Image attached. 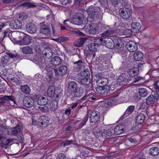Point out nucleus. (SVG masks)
Here are the masks:
<instances>
[{"label": "nucleus", "mask_w": 159, "mask_h": 159, "mask_svg": "<svg viewBox=\"0 0 159 159\" xmlns=\"http://www.w3.org/2000/svg\"><path fill=\"white\" fill-rule=\"evenodd\" d=\"M96 41L99 43V45H105L106 47L109 48H112L114 46L113 40L110 38L98 39Z\"/></svg>", "instance_id": "f257e3e1"}, {"label": "nucleus", "mask_w": 159, "mask_h": 159, "mask_svg": "<svg viewBox=\"0 0 159 159\" xmlns=\"http://www.w3.org/2000/svg\"><path fill=\"white\" fill-rule=\"evenodd\" d=\"M94 134L97 136L102 137L105 139H108L112 135V132L109 129H104L102 131L99 129L94 132Z\"/></svg>", "instance_id": "f03ea898"}, {"label": "nucleus", "mask_w": 159, "mask_h": 159, "mask_svg": "<svg viewBox=\"0 0 159 159\" xmlns=\"http://www.w3.org/2000/svg\"><path fill=\"white\" fill-rule=\"evenodd\" d=\"M88 14L89 15L87 17V20L92 22L98 17V15L96 14L97 13L96 12L95 9L93 7H90L88 9L87 11Z\"/></svg>", "instance_id": "7ed1b4c3"}, {"label": "nucleus", "mask_w": 159, "mask_h": 159, "mask_svg": "<svg viewBox=\"0 0 159 159\" xmlns=\"http://www.w3.org/2000/svg\"><path fill=\"white\" fill-rule=\"evenodd\" d=\"M23 103L25 106L29 108L32 107L34 105V101L33 98L28 96L24 98Z\"/></svg>", "instance_id": "20e7f679"}, {"label": "nucleus", "mask_w": 159, "mask_h": 159, "mask_svg": "<svg viewBox=\"0 0 159 159\" xmlns=\"http://www.w3.org/2000/svg\"><path fill=\"white\" fill-rule=\"evenodd\" d=\"M120 14L121 16L124 19L129 18L131 15V11L130 8L124 7L120 9Z\"/></svg>", "instance_id": "39448f33"}, {"label": "nucleus", "mask_w": 159, "mask_h": 159, "mask_svg": "<svg viewBox=\"0 0 159 159\" xmlns=\"http://www.w3.org/2000/svg\"><path fill=\"white\" fill-rule=\"evenodd\" d=\"M37 124L40 126H43V127L47 126L49 124V122L48 118L45 116H42L39 118L36 121Z\"/></svg>", "instance_id": "423d86ee"}, {"label": "nucleus", "mask_w": 159, "mask_h": 159, "mask_svg": "<svg viewBox=\"0 0 159 159\" xmlns=\"http://www.w3.org/2000/svg\"><path fill=\"white\" fill-rule=\"evenodd\" d=\"M96 78L98 79L97 81L100 83L103 86H106V85L108 82L107 79L104 77V76L102 73H97L96 75Z\"/></svg>", "instance_id": "0eeeda50"}, {"label": "nucleus", "mask_w": 159, "mask_h": 159, "mask_svg": "<svg viewBox=\"0 0 159 159\" xmlns=\"http://www.w3.org/2000/svg\"><path fill=\"white\" fill-rule=\"evenodd\" d=\"M7 55H5L2 57L1 62L4 65H6L10 61V57L13 58L17 57V55L16 54H14L10 52H7Z\"/></svg>", "instance_id": "6e6552de"}, {"label": "nucleus", "mask_w": 159, "mask_h": 159, "mask_svg": "<svg viewBox=\"0 0 159 159\" xmlns=\"http://www.w3.org/2000/svg\"><path fill=\"white\" fill-rule=\"evenodd\" d=\"M99 113L97 111H92L90 114V120L91 123H96L99 119Z\"/></svg>", "instance_id": "1a4fd4ad"}, {"label": "nucleus", "mask_w": 159, "mask_h": 159, "mask_svg": "<svg viewBox=\"0 0 159 159\" xmlns=\"http://www.w3.org/2000/svg\"><path fill=\"white\" fill-rule=\"evenodd\" d=\"M67 71V68L66 66L60 67L58 69L54 70V73L56 76H61L65 74Z\"/></svg>", "instance_id": "9d476101"}, {"label": "nucleus", "mask_w": 159, "mask_h": 159, "mask_svg": "<svg viewBox=\"0 0 159 159\" xmlns=\"http://www.w3.org/2000/svg\"><path fill=\"white\" fill-rule=\"evenodd\" d=\"M23 37V39L21 40L18 41V43L20 45H24L29 44L30 43V37L28 36H25L23 33H20V36Z\"/></svg>", "instance_id": "9b49d317"}, {"label": "nucleus", "mask_w": 159, "mask_h": 159, "mask_svg": "<svg viewBox=\"0 0 159 159\" xmlns=\"http://www.w3.org/2000/svg\"><path fill=\"white\" fill-rule=\"evenodd\" d=\"M83 15L81 13H77L75 15L72 20L73 24L76 25H79L81 24L82 21Z\"/></svg>", "instance_id": "f8f14e48"}, {"label": "nucleus", "mask_w": 159, "mask_h": 159, "mask_svg": "<svg viewBox=\"0 0 159 159\" xmlns=\"http://www.w3.org/2000/svg\"><path fill=\"white\" fill-rule=\"evenodd\" d=\"M109 90V87L108 86H99L96 89V92L101 95L107 93Z\"/></svg>", "instance_id": "ddd939ff"}, {"label": "nucleus", "mask_w": 159, "mask_h": 159, "mask_svg": "<svg viewBox=\"0 0 159 159\" xmlns=\"http://www.w3.org/2000/svg\"><path fill=\"white\" fill-rule=\"evenodd\" d=\"M77 89V86L76 83L72 81L70 82L68 84L67 92L69 94L72 95V93Z\"/></svg>", "instance_id": "4468645a"}, {"label": "nucleus", "mask_w": 159, "mask_h": 159, "mask_svg": "<svg viewBox=\"0 0 159 159\" xmlns=\"http://www.w3.org/2000/svg\"><path fill=\"white\" fill-rule=\"evenodd\" d=\"M7 131L8 135H17L21 132V129L20 126L17 125L11 129H9Z\"/></svg>", "instance_id": "2eb2a0df"}, {"label": "nucleus", "mask_w": 159, "mask_h": 159, "mask_svg": "<svg viewBox=\"0 0 159 159\" xmlns=\"http://www.w3.org/2000/svg\"><path fill=\"white\" fill-rule=\"evenodd\" d=\"M37 102L40 105H45L47 104L48 100L46 97L38 95L36 97Z\"/></svg>", "instance_id": "dca6fc26"}, {"label": "nucleus", "mask_w": 159, "mask_h": 159, "mask_svg": "<svg viewBox=\"0 0 159 159\" xmlns=\"http://www.w3.org/2000/svg\"><path fill=\"white\" fill-rule=\"evenodd\" d=\"M127 47L130 52H134L137 50L138 46L136 43L133 41H130L127 44Z\"/></svg>", "instance_id": "f3484780"}, {"label": "nucleus", "mask_w": 159, "mask_h": 159, "mask_svg": "<svg viewBox=\"0 0 159 159\" xmlns=\"http://www.w3.org/2000/svg\"><path fill=\"white\" fill-rule=\"evenodd\" d=\"M85 29L87 33L89 34H94L98 32L97 26L93 25H89Z\"/></svg>", "instance_id": "a211bd4d"}, {"label": "nucleus", "mask_w": 159, "mask_h": 159, "mask_svg": "<svg viewBox=\"0 0 159 159\" xmlns=\"http://www.w3.org/2000/svg\"><path fill=\"white\" fill-rule=\"evenodd\" d=\"M22 24L20 20H16L11 21L10 23V26L13 29H17L20 28Z\"/></svg>", "instance_id": "6ab92c4d"}, {"label": "nucleus", "mask_w": 159, "mask_h": 159, "mask_svg": "<svg viewBox=\"0 0 159 159\" xmlns=\"http://www.w3.org/2000/svg\"><path fill=\"white\" fill-rule=\"evenodd\" d=\"M42 53L43 57L48 59L51 58L53 55L52 50L48 47L45 48Z\"/></svg>", "instance_id": "aec40b11"}, {"label": "nucleus", "mask_w": 159, "mask_h": 159, "mask_svg": "<svg viewBox=\"0 0 159 159\" xmlns=\"http://www.w3.org/2000/svg\"><path fill=\"white\" fill-rule=\"evenodd\" d=\"M118 95H115L113 97L110 98L107 103H105L104 105H107L109 106H112L116 105L118 102V99L116 98Z\"/></svg>", "instance_id": "412c9836"}, {"label": "nucleus", "mask_w": 159, "mask_h": 159, "mask_svg": "<svg viewBox=\"0 0 159 159\" xmlns=\"http://www.w3.org/2000/svg\"><path fill=\"white\" fill-rule=\"evenodd\" d=\"M27 31L30 34H34L36 32V27L33 23H29L27 24L26 27Z\"/></svg>", "instance_id": "4be33fe9"}, {"label": "nucleus", "mask_w": 159, "mask_h": 159, "mask_svg": "<svg viewBox=\"0 0 159 159\" xmlns=\"http://www.w3.org/2000/svg\"><path fill=\"white\" fill-rule=\"evenodd\" d=\"M90 155V153L87 149H85L82 151L80 154H78L75 157L76 159H84L85 157Z\"/></svg>", "instance_id": "5701e85b"}, {"label": "nucleus", "mask_w": 159, "mask_h": 159, "mask_svg": "<svg viewBox=\"0 0 159 159\" xmlns=\"http://www.w3.org/2000/svg\"><path fill=\"white\" fill-rule=\"evenodd\" d=\"M88 39L87 38H80L75 41L74 44L75 46L81 47L83 46L86 41Z\"/></svg>", "instance_id": "b1692460"}, {"label": "nucleus", "mask_w": 159, "mask_h": 159, "mask_svg": "<svg viewBox=\"0 0 159 159\" xmlns=\"http://www.w3.org/2000/svg\"><path fill=\"white\" fill-rule=\"evenodd\" d=\"M131 27L133 31L134 32H137L139 31L141 27V25L139 22H134L132 23Z\"/></svg>", "instance_id": "393cba45"}, {"label": "nucleus", "mask_w": 159, "mask_h": 159, "mask_svg": "<svg viewBox=\"0 0 159 159\" xmlns=\"http://www.w3.org/2000/svg\"><path fill=\"white\" fill-rule=\"evenodd\" d=\"M61 59L58 56H55L52 57L50 61L51 64L54 66L59 65L61 64Z\"/></svg>", "instance_id": "a878e982"}, {"label": "nucleus", "mask_w": 159, "mask_h": 159, "mask_svg": "<svg viewBox=\"0 0 159 159\" xmlns=\"http://www.w3.org/2000/svg\"><path fill=\"white\" fill-rule=\"evenodd\" d=\"M145 117L144 115L140 113L136 117V123L138 125L143 123L144 121Z\"/></svg>", "instance_id": "bb28decb"}, {"label": "nucleus", "mask_w": 159, "mask_h": 159, "mask_svg": "<svg viewBox=\"0 0 159 159\" xmlns=\"http://www.w3.org/2000/svg\"><path fill=\"white\" fill-rule=\"evenodd\" d=\"M149 154L152 156H156L159 154V148L154 147L151 148L149 151Z\"/></svg>", "instance_id": "cd10ccee"}, {"label": "nucleus", "mask_w": 159, "mask_h": 159, "mask_svg": "<svg viewBox=\"0 0 159 159\" xmlns=\"http://www.w3.org/2000/svg\"><path fill=\"white\" fill-rule=\"evenodd\" d=\"M22 52L25 54H32L33 53L32 48L29 46H25L23 47L22 49Z\"/></svg>", "instance_id": "c85d7f7f"}, {"label": "nucleus", "mask_w": 159, "mask_h": 159, "mask_svg": "<svg viewBox=\"0 0 159 159\" xmlns=\"http://www.w3.org/2000/svg\"><path fill=\"white\" fill-rule=\"evenodd\" d=\"M124 126L120 125L116 126L114 129L115 133L118 135L123 133L124 131Z\"/></svg>", "instance_id": "c756f323"}, {"label": "nucleus", "mask_w": 159, "mask_h": 159, "mask_svg": "<svg viewBox=\"0 0 159 159\" xmlns=\"http://www.w3.org/2000/svg\"><path fill=\"white\" fill-rule=\"evenodd\" d=\"M54 92V96L53 97L57 98L62 95L63 91L60 87L57 86L55 88Z\"/></svg>", "instance_id": "7c9ffc66"}, {"label": "nucleus", "mask_w": 159, "mask_h": 159, "mask_svg": "<svg viewBox=\"0 0 159 159\" xmlns=\"http://www.w3.org/2000/svg\"><path fill=\"white\" fill-rule=\"evenodd\" d=\"M55 88L53 86H50L47 91V94L49 97L52 98L54 96Z\"/></svg>", "instance_id": "2f4dec72"}, {"label": "nucleus", "mask_w": 159, "mask_h": 159, "mask_svg": "<svg viewBox=\"0 0 159 159\" xmlns=\"http://www.w3.org/2000/svg\"><path fill=\"white\" fill-rule=\"evenodd\" d=\"M20 5L27 8L33 7L36 6L33 3H31L25 1H22L20 2Z\"/></svg>", "instance_id": "473e14b6"}, {"label": "nucleus", "mask_w": 159, "mask_h": 159, "mask_svg": "<svg viewBox=\"0 0 159 159\" xmlns=\"http://www.w3.org/2000/svg\"><path fill=\"white\" fill-rule=\"evenodd\" d=\"M98 45H99V43H92L88 45V48L90 51L94 52L97 51V48Z\"/></svg>", "instance_id": "72a5a7b5"}, {"label": "nucleus", "mask_w": 159, "mask_h": 159, "mask_svg": "<svg viewBox=\"0 0 159 159\" xmlns=\"http://www.w3.org/2000/svg\"><path fill=\"white\" fill-rule=\"evenodd\" d=\"M134 59L136 61L141 60L143 57V53L140 51H137L134 54Z\"/></svg>", "instance_id": "f704fd0d"}, {"label": "nucleus", "mask_w": 159, "mask_h": 159, "mask_svg": "<svg viewBox=\"0 0 159 159\" xmlns=\"http://www.w3.org/2000/svg\"><path fill=\"white\" fill-rule=\"evenodd\" d=\"M50 30L48 26L44 25L43 26L40 30V32L46 35H48L50 34Z\"/></svg>", "instance_id": "c9c22d12"}, {"label": "nucleus", "mask_w": 159, "mask_h": 159, "mask_svg": "<svg viewBox=\"0 0 159 159\" xmlns=\"http://www.w3.org/2000/svg\"><path fill=\"white\" fill-rule=\"evenodd\" d=\"M124 44L122 40L120 39H118L115 46L116 49H117L121 50L122 49V48L124 46Z\"/></svg>", "instance_id": "e433bc0d"}, {"label": "nucleus", "mask_w": 159, "mask_h": 159, "mask_svg": "<svg viewBox=\"0 0 159 159\" xmlns=\"http://www.w3.org/2000/svg\"><path fill=\"white\" fill-rule=\"evenodd\" d=\"M58 102L55 100H52L50 103V108L52 111H55L57 108Z\"/></svg>", "instance_id": "4c0bfd02"}, {"label": "nucleus", "mask_w": 159, "mask_h": 159, "mask_svg": "<svg viewBox=\"0 0 159 159\" xmlns=\"http://www.w3.org/2000/svg\"><path fill=\"white\" fill-rule=\"evenodd\" d=\"M138 73V68L137 67L132 68L129 70V75L132 77L137 75Z\"/></svg>", "instance_id": "58836bf2"}, {"label": "nucleus", "mask_w": 159, "mask_h": 159, "mask_svg": "<svg viewBox=\"0 0 159 159\" xmlns=\"http://www.w3.org/2000/svg\"><path fill=\"white\" fill-rule=\"evenodd\" d=\"M20 89L22 91L25 93L28 94L30 93V89L27 85H22L20 87Z\"/></svg>", "instance_id": "ea45409f"}, {"label": "nucleus", "mask_w": 159, "mask_h": 159, "mask_svg": "<svg viewBox=\"0 0 159 159\" xmlns=\"http://www.w3.org/2000/svg\"><path fill=\"white\" fill-rule=\"evenodd\" d=\"M134 106H130L126 110L124 115L126 116H128L130 115L134 111Z\"/></svg>", "instance_id": "a19ab883"}, {"label": "nucleus", "mask_w": 159, "mask_h": 159, "mask_svg": "<svg viewBox=\"0 0 159 159\" xmlns=\"http://www.w3.org/2000/svg\"><path fill=\"white\" fill-rule=\"evenodd\" d=\"M155 100L154 97L153 95L149 96L146 99V102L148 105L152 104L154 103Z\"/></svg>", "instance_id": "79ce46f5"}, {"label": "nucleus", "mask_w": 159, "mask_h": 159, "mask_svg": "<svg viewBox=\"0 0 159 159\" xmlns=\"http://www.w3.org/2000/svg\"><path fill=\"white\" fill-rule=\"evenodd\" d=\"M72 93V94L75 97L80 98L81 97L83 93V92L82 89H80L78 91V89L76 90L75 91Z\"/></svg>", "instance_id": "37998d69"}, {"label": "nucleus", "mask_w": 159, "mask_h": 159, "mask_svg": "<svg viewBox=\"0 0 159 159\" xmlns=\"http://www.w3.org/2000/svg\"><path fill=\"white\" fill-rule=\"evenodd\" d=\"M91 81V79L90 78L85 77L81 80L80 83L84 85H88L90 84Z\"/></svg>", "instance_id": "c03bdc74"}, {"label": "nucleus", "mask_w": 159, "mask_h": 159, "mask_svg": "<svg viewBox=\"0 0 159 159\" xmlns=\"http://www.w3.org/2000/svg\"><path fill=\"white\" fill-rule=\"evenodd\" d=\"M81 75L83 77H88L90 75L89 72V69L88 68H84L83 71H82L81 73Z\"/></svg>", "instance_id": "a18cd8bd"}, {"label": "nucleus", "mask_w": 159, "mask_h": 159, "mask_svg": "<svg viewBox=\"0 0 159 159\" xmlns=\"http://www.w3.org/2000/svg\"><path fill=\"white\" fill-rule=\"evenodd\" d=\"M139 93L140 96L142 97H145L147 95V92L146 90L143 88L139 89Z\"/></svg>", "instance_id": "49530a36"}, {"label": "nucleus", "mask_w": 159, "mask_h": 159, "mask_svg": "<svg viewBox=\"0 0 159 159\" xmlns=\"http://www.w3.org/2000/svg\"><path fill=\"white\" fill-rule=\"evenodd\" d=\"M68 40V38L66 37L61 36L55 39V40L59 42H63L67 41Z\"/></svg>", "instance_id": "de8ad7c7"}, {"label": "nucleus", "mask_w": 159, "mask_h": 159, "mask_svg": "<svg viewBox=\"0 0 159 159\" xmlns=\"http://www.w3.org/2000/svg\"><path fill=\"white\" fill-rule=\"evenodd\" d=\"M72 34L77 36H83L85 34L78 30H73L71 32Z\"/></svg>", "instance_id": "09e8293b"}, {"label": "nucleus", "mask_w": 159, "mask_h": 159, "mask_svg": "<svg viewBox=\"0 0 159 159\" xmlns=\"http://www.w3.org/2000/svg\"><path fill=\"white\" fill-rule=\"evenodd\" d=\"M133 31L130 29H127L123 31V34L127 37L130 36L132 33Z\"/></svg>", "instance_id": "8fccbe9b"}, {"label": "nucleus", "mask_w": 159, "mask_h": 159, "mask_svg": "<svg viewBox=\"0 0 159 159\" xmlns=\"http://www.w3.org/2000/svg\"><path fill=\"white\" fill-rule=\"evenodd\" d=\"M114 32V31L112 30H109L106 31L105 32L102 34L103 36H107L109 35L112 34Z\"/></svg>", "instance_id": "3c124183"}, {"label": "nucleus", "mask_w": 159, "mask_h": 159, "mask_svg": "<svg viewBox=\"0 0 159 159\" xmlns=\"http://www.w3.org/2000/svg\"><path fill=\"white\" fill-rule=\"evenodd\" d=\"M66 156L63 153H60L57 157V159H66Z\"/></svg>", "instance_id": "603ef678"}, {"label": "nucleus", "mask_w": 159, "mask_h": 159, "mask_svg": "<svg viewBox=\"0 0 159 159\" xmlns=\"http://www.w3.org/2000/svg\"><path fill=\"white\" fill-rule=\"evenodd\" d=\"M38 108L41 111L45 112L48 110L47 107L44 105H41L38 107Z\"/></svg>", "instance_id": "864d4df0"}, {"label": "nucleus", "mask_w": 159, "mask_h": 159, "mask_svg": "<svg viewBox=\"0 0 159 159\" xmlns=\"http://www.w3.org/2000/svg\"><path fill=\"white\" fill-rule=\"evenodd\" d=\"M159 80H157L154 84L153 87L157 92H159V86L157 84Z\"/></svg>", "instance_id": "5fc2aeb1"}, {"label": "nucleus", "mask_w": 159, "mask_h": 159, "mask_svg": "<svg viewBox=\"0 0 159 159\" xmlns=\"http://www.w3.org/2000/svg\"><path fill=\"white\" fill-rule=\"evenodd\" d=\"M11 97L10 96H4L0 97V99L1 100H11Z\"/></svg>", "instance_id": "6e6d98bb"}, {"label": "nucleus", "mask_w": 159, "mask_h": 159, "mask_svg": "<svg viewBox=\"0 0 159 159\" xmlns=\"http://www.w3.org/2000/svg\"><path fill=\"white\" fill-rule=\"evenodd\" d=\"M7 145L4 144V141H2L0 143V146L2 148H4L5 149H7L8 148Z\"/></svg>", "instance_id": "4d7b16f0"}, {"label": "nucleus", "mask_w": 159, "mask_h": 159, "mask_svg": "<svg viewBox=\"0 0 159 159\" xmlns=\"http://www.w3.org/2000/svg\"><path fill=\"white\" fill-rule=\"evenodd\" d=\"M92 96V94L91 93H89L87 95H86L84 96L83 98H88V99L89 100L91 99L92 100H94L96 99V98H95L94 97H91L90 96Z\"/></svg>", "instance_id": "13d9d810"}, {"label": "nucleus", "mask_w": 159, "mask_h": 159, "mask_svg": "<svg viewBox=\"0 0 159 159\" xmlns=\"http://www.w3.org/2000/svg\"><path fill=\"white\" fill-rule=\"evenodd\" d=\"M0 132H3L5 130L8 129H7V127H6L4 125H0Z\"/></svg>", "instance_id": "bf43d9fd"}, {"label": "nucleus", "mask_w": 159, "mask_h": 159, "mask_svg": "<svg viewBox=\"0 0 159 159\" xmlns=\"http://www.w3.org/2000/svg\"><path fill=\"white\" fill-rule=\"evenodd\" d=\"M78 104V103L77 102L72 103L70 105V107L71 108V109H74L76 107H77Z\"/></svg>", "instance_id": "052dcab7"}, {"label": "nucleus", "mask_w": 159, "mask_h": 159, "mask_svg": "<svg viewBox=\"0 0 159 159\" xmlns=\"http://www.w3.org/2000/svg\"><path fill=\"white\" fill-rule=\"evenodd\" d=\"M27 17V16L25 14H23V15H20L19 18L21 19L24 20L26 19Z\"/></svg>", "instance_id": "680f3d73"}, {"label": "nucleus", "mask_w": 159, "mask_h": 159, "mask_svg": "<svg viewBox=\"0 0 159 159\" xmlns=\"http://www.w3.org/2000/svg\"><path fill=\"white\" fill-rule=\"evenodd\" d=\"M61 3L63 5H66L69 2L70 0H60Z\"/></svg>", "instance_id": "e2e57ef3"}, {"label": "nucleus", "mask_w": 159, "mask_h": 159, "mask_svg": "<svg viewBox=\"0 0 159 159\" xmlns=\"http://www.w3.org/2000/svg\"><path fill=\"white\" fill-rule=\"evenodd\" d=\"M2 141H4V144L7 145L12 142V140L10 139H7L5 140H3Z\"/></svg>", "instance_id": "0e129e2a"}, {"label": "nucleus", "mask_w": 159, "mask_h": 159, "mask_svg": "<svg viewBox=\"0 0 159 159\" xmlns=\"http://www.w3.org/2000/svg\"><path fill=\"white\" fill-rule=\"evenodd\" d=\"M15 1V0H4L3 2L5 3H13Z\"/></svg>", "instance_id": "69168bd1"}, {"label": "nucleus", "mask_w": 159, "mask_h": 159, "mask_svg": "<svg viewBox=\"0 0 159 159\" xmlns=\"http://www.w3.org/2000/svg\"><path fill=\"white\" fill-rule=\"evenodd\" d=\"M73 141H72L67 140L64 143V146H68Z\"/></svg>", "instance_id": "338daca9"}, {"label": "nucleus", "mask_w": 159, "mask_h": 159, "mask_svg": "<svg viewBox=\"0 0 159 159\" xmlns=\"http://www.w3.org/2000/svg\"><path fill=\"white\" fill-rule=\"evenodd\" d=\"M75 4L77 6H79L80 4L83 3L82 0H76L75 1Z\"/></svg>", "instance_id": "774afa93"}]
</instances>
